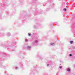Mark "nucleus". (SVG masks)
<instances>
[{"mask_svg": "<svg viewBox=\"0 0 75 75\" xmlns=\"http://www.w3.org/2000/svg\"><path fill=\"white\" fill-rule=\"evenodd\" d=\"M16 69H17V67L15 68Z\"/></svg>", "mask_w": 75, "mask_h": 75, "instance_id": "1a4fd4ad", "label": "nucleus"}, {"mask_svg": "<svg viewBox=\"0 0 75 75\" xmlns=\"http://www.w3.org/2000/svg\"><path fill=\"white\" fill-rule=\"evenodd\" d=\"M48 65H49V64H47V66H48Z\"/></svg>", "mask_w": 75, "mask_h": 75, "instance_id": "9d476101", "label": "nucleus"}, {"mask_svg": "<svg viewBox=\"0 0 75 75\" xmlns=\"http://www.w3.org/2000/svg\"><path fill=\"white\" fill-rule=\"evenodd\" d=\"M63 10L64 11H66V10H67V9H66V8H64L63 9Z\"/></svg>", "mask_w": 75, "mask_h": 75, "instance_id": "f03ea898", "label": "nucleus"}, {"mask_svg": "<svg viewBox=\"0 0 75 75\" xmlns=\"http://www.w3.org/2000/svg\"><path fill=\"white\" fill-rule=\"evenodd\" d=\"M70 42L71 44H72V43H73V41H70Z\"/></svg>", "mask_w": 75, "mask_h": 75, "instance_id": "7ed1b4c3", "label": "nucleus"}, {"mask_svg": "<svg viewBox=\"0 0 75 75\" xmlns=\"http://www.w3.org/2000/svg\"><path fill=\"white\" fill-rule=\"evenodd\" d=\"M50 44L51 45H53V44H54V43H51Z\"/></svg>", "mask_w": 75, "mask_h": 75, "instance_id": "20e7f679", "label": "nucleus"}, {"mask_svg": "<svg viewBox=\"0 0 75 75\" xmlns=\"http://www.w3.org/2000/svg\"><path fill=\"white\" fill-rule=\"evenodd\" d=\"M59 68H62V67H61V66H60V67H59Z\"/></svg>", "mask_w": 75, "mask_h": 75, "instance_id": "423d86ee", "label": "nucleus"}, {"mask_svg": "<svg viewBox=\"0 0 75 75\" xmlns=\"http://www.w3.org/2000/svg\"><path fill=\"white\" fill-rule=\"evenodd\" d=\"M28 35H29V36H30V34H28Z\"/></svg>", "mask_w": 75, "mask_h": 75, "instance_id": "0eeeda50", "label": "nucleus"}, {"mask_svg": "<svg viewBox=\"0 0 75 75\" xmlns=\"http://www.w3.org/2000/svg\"><path fill=\"white\" fill-rule=\"evenodd\" d=\"M70 70H71V69H67V71H70Z\"/></svg>", "mask_w": 75, "mask_h": 75, "instance_id": "f257e3e1", "label": "nucleus"}, {"mask_svg": "<svg viewBox=\"0 0 75 75\" xmlns=\"http://www.w3.org/2000/svg\"><path fill=\"white\" fill-rule=\"evenodd\" d=\"M28 48H30V46H29L28 47Z\"/></svg>", "mask_w": 75, "mask_h": 75, "instance_id": "39448f33", "label": "nucleus"}, {"mask_svg": "<svg viewBox=\"0 0 75 75\" xmlns=\"http://www.w3.org/2000/svg\"><path fill=\"white\" fill-rule=\"evenodd\" d=\"M69 55H70V56H72V54H70Z\"/></svg>", "mask_w": 75, "mask_h": 75, "instance_id": "6e6552de", "label": "nucleus"}]
</instances>
